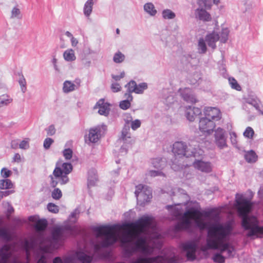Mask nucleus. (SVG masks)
Segmentation results:
<instances>
[{
    "label": "nucleus",
    "instance_id": "33",
    "mask_svg": "<svg viewBox=\"0 0 263 263\" xmlns=\"http://www.w3.org/2000/svg\"><path fill=\"white\" fill-rule=\"evenodd\" d=\"M197 50L199 53L204 54L206 52L207 47L204 40L200 39L198 41Z\"/></svg>",
    "mask_w": 263,
    "mask_h": 263
},
{
    "label": "nucleus",
    "instance_id": "16",
    "mask_svg": "<svg viewBox=\"0 0 263 263\" xmlns=\"http://www.w3.org/2000/svg\"><path fill=\"white\" fill-rule=\"evenodd\" d=\"M192 164L195 168L204 173H210L212 171V167L210 163L202 160H194Z\"/></svg>",
    "mask_w": 263,
    "mask_h": 263
},
{
    "label": "nucleus",
    "instance_id": "58",
    "mask_svg": "<svg viewBox=\"0 0 263 263\" xmlns=\"http://www.w3.org/2000/svg\"><path fill=\"white\" fill-rule=\"evenodd\" d=\"M121 88L120 84L117 83H114L111 85V89L114 92L120 91Z\"/></svg>",
    "mask_w": 263,
    "mask_h": 263
},
{
    "label": "nucleus",
    "instance_id": "2",
    "mask_svg": "<svg viewBox=\"0 0 263 263\" xmlns=\"http://www.w3.org/2000/svg\"><path fill=\"white\" fill-rule=\"evenodd\" d=\"M73 227L67 225L64 227H54L51 232V238H46L43 235L37 239L32 238L26 240L24 244L27 261H21L17 256H13L14 246L5 245L0 249V263H29L30 251L38 248L44 253H50L57 249L65 238L72 232Z\"/></svg>",
    "mask_w": 263,
    "mask_h": 263
},
{
    "label": "nucleus",
    "instance_id": "45",
    "mask_svg": "<svg viewBox=\"0 0 263 263\" xmlns=\"http://www.w3.org/2000/svg\"><path fill=\"white\" fill-rule=\"evenodd\" d=\"M229 82L232 88L238 91L241 90L240 86L238 84L237 81L234 78H229Z\"/></svg>",
    "mask_w": 263,
    "mask_h": 263
},
{
    "label": "nucleus",
    "instance_id": "5",
    "mask_svg": "<svg viewBox=\"0 0 263 263\" xmlns=\"http://www.w3.org/2000/svg\"><path fill=\"white\" fill-rule=\"evenodd\" d=\"M252 203L242 196L236 197V207L239 216L242 218V227L247 230V236L250 237H263V226H259V221L254 216H249Z\"/></svg>",
    "mask_w": 263,
    "mask_h": 263
},
{
    "label": "nucleus",
    "instance_id": "32",
    "mask_svg": "<svg viewBox=\"0 0 263 263\" xmlns=\"http://www.w3.org/2000/svg\"><path fill=\"white\" fill-rule=\"evenodd\" d=\"M152 164L156 169L162 170L165 166V162L161 159L156 158L153 160Z\"/></svg>",
    "mask_w": 263,
    "mask_h": 263
},
{
    "label": "nucleus",
    "instance_id": "24",
    "mask_svg": "<svg viewBox=\"0 0 263 263\" xmlns=\"http://www.w3.org/2000/svg\"><path fill=\"white\" fill-rule=\"evenodd\" d=\"M13 234L7 227H0V237L6 241H9L13 238Z\"/></svg>",
    "mask_w": 263,
    "mask_h": 263
},
{
    "label": "nucleus",
    "instance_id": "34",
    "mask_svg": "<svg viewBox=\"0 0 263 263\" xmlns=\"http://www.w3.org/2000/svg\"><path fill=\"white\" fill-rule=\"evenodd\" d=\"M125 59V55L121 51L116 52L113 56V61L116 64H120L124 61Z\"/></svg>",
    "mask_w": 263,
    "mask_h": 263
},
{
    "label": "nucleus",
    "instance_id": "19",
    "mask_svg": "<svg viewBox=\"0 0 263 263\" xmlns=\"http://www.w3.org/2000/svg\"><path fill=\"white\" fill-rule=\"evenodd\" d=\"M95 109H98V113L101 115L107 116L109 112V105L105 102L104 99H100L94 107Z\"/></svg>",
    "mask_w": 263,
    "mask_h": 263
},
{
    "label": "nucleus",
    "instance_id": "7",
    "mask_svg": "<svg viewBox=\"0 0 263 263\" xmlns=\"http://www.w3.org/2000/svg\"><path fill=\"white\" fill-rule=\"evenodd\" d=\"M72 170V166L70 163L65 162L61 165L57 164L52 175H50V185L55 187L58 183L62 185L69 181L67 175Z\"/></svg>",
    "mask_w": 263,
    "mask_h": 263
},
{
    "label": "nucleus",
    "instance_id": "43",
    "mask_svg": "<svg viewBox=\"0 0 263 263\" xmlns=\"http://www.w3.org/2000/svg\"><path fill=\"white\" fill-rule=\"evenodd\" d=\"M18 83L20 85L21 91L23 93H25L27 90L26 81V80H25L24 77L23 75H22L20 77V78L18 80Z\"/></svg>",
    "mask_w": 263,
    "mask_h": 263
},
{
    "label": "nucleus",
    "instance_id": "64",
    "mask_svg": "<svg viewBox=\"0 0 263 263\" xmlns=\"http://www.w3.org/2000/svg\"><path fill=\"white\" fill-rule=\"evenodd\" d=\"M125 76V73L124 71H122L120 73L119 75H112V78L114 79L115 81H119L121 79L123 78Z\"/></svg>",
    "mask_w": 263,
    "mask_h": 263
},
{
    "label": "nucleus",
    "instance_id": "41",
    "mask_svg": "<svg viewBox=\"0 0 263 263\" xmlns=\"http://www.w3.org/2000/svg\"><path fill=\"white\" fill-rule=\"evenodd\" d=\"M79 213V210L78 209H75L69 217L68 220L69 222L71 223H75L78 219Z\"/></svg>",
    "mask_w": 263,
    "mask_h": 263
},
{
    "label": "nucleus",
    "instance_id": "60",
    "mask_svg": "<svg viewBox=\"0 0 263 263\" xmlns=\"http://www.w3.org/2000/svg\"><path fill=\"white\" fill-rule=\"evenodd\" d=\"M124 120L125 122V125H128L133 121L132 117L130 114H126L124 115Z\"/></svg>",
    "mask_w": 263,
    "mask_h": 263
},
{
    "label": "nucleus",
    "instance_id": "20",
    "mask_svg": "<svg viewBox=\"0 0 263 263\" xmlns=\"http://www.w3.org/2000/svg\"><path fill=\"white\" fill-rule=\"evenodd\" d=\"M219 35L215 32L209 33L205 36V41L206 42L208 46L213 49H215L216 48V43L219 40Z\"/></svg>",
    "mask_w": 263,
    "mask_h": 263
},
{
    "label": "nucleus",
    "instance_id": "8",
    "mask_svg": "<svg viewBox=\"0 0 263 263\" xmlns=\"http://www.w3.org/2000/svg\"><path fill=\"white\" fill-rule=\"evenodd\" d=\"M135 194L137 197L138 204L141 206H144L145 204L149 202L152 197L151 188L142 184H139L136 186Z\"/></svg>",
    "mask_w": 263,
    "mask_h": 263
},
{
    "label": "nucleus",
    "instance_id": "21",
    "mask_svg": "<svg viewBox=\"0 0 263 263\" xmlns=\"http://www.w3.org/2000/svg\"><path fill=\"white\" fill-rule=\"evenodd\" d=\"M143 10L144 12L151 17H155L158 11L154 4L152 2H147L143 5Z\"/></svg>",
    "mask_w": 263,
    "mask_h": 263
},
{
    "label": "nucleus",
    "instance_id": "48",
    "mask_svg": "<svg viewBox=\"0 0 263 263\" xmlns=\"http://www.w3.org/2000/svg\"><path fill=\"white\" fill-rule=\"evenodd\" d=\"M51 63L54 71L57 73H60L61 69L58 64V59L56 58L55 55L52 57Z\"/></svg>",
    "mask_w": 263,
    "mask_h": 263
},
{
    "label": "nucleus",
    "instance_id": "29",
    "mask_svg": "<svg viewBox=\"0 0 263 263\" xmlns=\"http://www.w3.org/2000/svg\"><path fill=\"white\" fill-rule=\"evenodd\" d=\"M246 103L253 106L257 110L260 109V100L256 97L248 98L246 99Z\"/></svg>",
    "mask_w": 263,
    "mask_h": 263
},
{
    "label": "nucleus",
    "instance_id": "26",
    "mask_svg": "<svg viewBox=\"0 0 263 263\" xmlns=\"http://www.w3.org/2000/svg\"><path fill=\"white\" fill-rule=\"evenodd\" d=\"M10 18L11 19L21 20L22 18V14L18 6L13 7L10 12Z\"/></svg>",
    "mask_w": 263,
    "mask_h": 263
},
{
    "label": "nucleus",
    "instance_id": "30",
    "mask_svg": "<svg viewBox=\"0 0 263 263\" xmlns=\"http://www.w3.org/2000/svg\"><path fill=\"white\" fill-rule=\"evenodd\" d=\"M245 158L248 162L254 163L256 161L257 156L254 151L251 150L246 152Z\"/></svg>",
    "mask_w": 263,
    "mask_h": 263
},
{
    "label": "nucleus",
    "instance_id": "40",
    "mask_svg": "<svg viewBox=\"0 0 263 263\" xmlns=\"http://www.w3.org/2000/svg\"><path fill=\"white\" fill-rule=\"evenodd\" d=\"M229 33V31L227 28H223L222 29L220 36H219V39L220 42L222 43H226L228 39V35Z\"/></svg>",
    "mask_w": 263,
    "mask_h": 263
},
{
    "label": "nucleus",
    "instance_id": "54",
    "mask_svg": "<svg viewBox=\"0 0 263 263\" xmlns=\"http://www.w3.org/2000/svg\"><path fill=\"white\" fill-rule=\"evenodd\" d=\"M47 209L49 210V211L54 213H57L59 212L58 206L55 204L51 203H50L48 204Z\"/></svg>",
    "mask_w": 263,
    "mask_h": 263
},
{
    "label": "nucleus",
    "instance_id": "63",
    "mask_svg": "<svg viewBox=\"0 0 263 263\" xmlns=\"http://www.w3.org/2000/svg\"><path fill=\"white\" fill-rule=\"evenodd\" d=\"M82 64L84 67L89 68L91 65V61L88 59H83Z\"/></svg>",
    "mask_w": 263,
    "mask_h": 263
},
{
    "label": "nucleus",
    "instance_id": "39",
    "mask_svg": "<svg viewBox=\"0 0 263 263\" xmlns=\"http://www.w3.org/2000/svg\"><path fill=\"white\" fill-rule=\"evenodd\" d=\"M47 227V222L45 220H39L35 226L36 230L38 231H43Z\"/></svg>",
    "mask_w": 263,
    "mask_h": 263
},
{
    "label": "nucleus",
    "instance_id": "11",
    "mask_svg": "<svg viewBox=\"0 0 263 263\" xmlns=\"http://www.w3.org/2000/svg\"><path fill=\"white\" fill-rule=\"evenodd\" d=\"M214 142L220 149L227 147L226 131L221 127H218L214 131Z\"/></svg>",
    "mask_w": 263,
    "mask_h": 263
},
{
    "label": "nucleus",
    "instance_id": "61",
    "mask_svg": "<svg viewBox=\"0 0 263 263\" xmlns=\"http://www.w3.org/2000/svg\"><path fill=\"white\" fill-rule=\"evenodd\" d=\"M212 3L213 5L216 6L219 10H222L224 8V6L220 5L221 3V0H212Z\"/></svg>",
    "mask_w": 263,
    "mask_h": 263
},
{
    "label": "nucleus",
    "instance_id": "10",
    "mask_svg": "<svg viewBox=\"0 0 263 263\" xmlns=\"http://www.w3.org/2000/svg\"><path fill=\"white\" fill-rule=\"evenodd\" d=\"M216 125L213 120L206 118L205 116L200 118L199 122V129L205 135H211L215 128Z\"/></svg>",
    "mask_w": 263,
    "mask_h": 263
},
{
    "label": "nucleus",
    "instance_id": "9",
    "mask_svg": "<svg viewBox=\"0 0 263 263\" xmlns=\"http://www.w3.org/2000/svg\"><path fill=\"white\" fill-rule=\"evenodd\" d=\"M198 247L197 240H189L181 244L183 251L186 253L188 260H194L196 259L195 253Z\"/></svg>",
    "mask_w": 263,
    "mask_h": 263
},
{
    "label": "nucleus",
    "instance_id": "28",
    "mask_svg": "<svg viewBox=\"0 0 263 263\" xmlns=\"http://www.w3.org/2000/svg\"><path fill=\"white\" fill-rule=\"evenodd\" d=\"M12 101L13 99L7 94L0 96V108L9 105Z\"/></svg>",
    "mask_w": 263,
    "mask_h": 263
},
{
    "label": "nucleus",
    "instance_id": "57",
    "mask_svg": "<svg viewBox=\"0 0 263 263\" xmlns=\"http://www.w3.org/2000/svg\"><path fill=\"white\" fill-rule=\"evenodd\" d=\"M47 134L48 136H53L55 133V128L54 125H51L46 129Z\"/></svg>",
    "mask_w": 263,
    "mask_h": 263
},
{
    "label": "nucleus",
    "instance_id": "42",
    "mask_svg": "<svg viewBox=\"0 0 263 263\" xmlns=\"http://www.w3.org/2000/svg\"><path fill=\"white\" fill-rule=\"evenodd\" d=\"M62 153L64 158L67 160H70L72 158L73 155L72 149L69 148H65L63 151Z\"/></svg>",
    "mask_w": 263,
    "mask_h": 263
},
{
    "label": "nucleus",
    "instance_id": "44",
    "mask_svg": "<svg viewBox=\"0 0 263 263\" xmlns=\"http://www.w3.org/2000/svg\"><path fill=\"white\" fill-rule=\"evenodd\" d=\"M230 139L232 144L234 147H237V136L235 132H230Z\"/></svg>",
    "mask_w": 263,
    "mask_h": 263
},
{
    "label": "nucleus",
    "instance_id": "37",
    "mask_svg": "<svg viewBox=\"0 0 263 263\" xmlns=\"http://www.w3.org/2000/svg\"><path fill=\"white\" fill-rule=\"evenodd\" d=\"M211 0H197V4L199 7H202L206 9H211L212 7Z\"/></svg>",
    "mask_w": 263,
    "mask_h": 263
},
{
    "label": "nucleus",
    "instance_id": "27",
    "mask_svg": "<svg viewBox=\"0 0 263 263\" xmlns=\"http://www.w3.org/2000/svg\"><path fill=\"white\" fill-rule=\"evenodd\" d=\"M126 99L122 101L120 103V107L123 109H127L130 106V101L133 100V97L130 93H125Z\"/></svg>",
    "mask_w": 263,
    "mask_h": 263
},
{
    "label": "nucleus",
    "instance_id": "13",
    "mask_svg": "<svg viewBox=\"0 0 263 263\" xmlns=\"http://www.w3.org/2000/svg\"><path fill=\"white\" fill-rule=\"evenodd\" d=\"M204 116L213 120V122L219 121L221 118V113L220 110L216 107H208L204 109Z\"/></svg>",
    "mask_w": 263,
    "mask_h": 263
},
{
    "label": "nucleus",
    "instance_id": "23",
    "mask_svg": "<svg viewBox=\"0 0 263 263\" xmlns=\"http://www.w3.org/2000/svg\"><path fill=\"white\" fill-rule=\"evenodd\" d=\"M64 60L67 62H72L76 60L77 57L74 50L72 48H68L63 53Z\"/></svg>",
    "mask_w": 263,
    "mask_h": 263
},
{
    "label": "nucleus",
    "instance_id": "18",
    "mask_svg": "<svg viewBox=\"0 0 263 263\" xmlns=\"http://www.w3.org/2000/svg\"><path fill=\"white\" fill-rule=\"evenodd\" d=\"M180 96L183 100L186 102L194 103L196 102V99L192 90L189 88H180L179 90Z\"/></svg>",
    "mask_w": 263,
    "mask_h": 263
},
{
    "label": "nucleus",
    "instance_id": "46",
    "mask_svg": "<svg viewBox=\"0 0 263 263\" xmlns=\"http://www.w3.org/2000/svg\"><path fill=\"white\" fill-rule=\"evenodd\" d=\"M137 84L134 81H130L128 84L125 85V87L127 88L128 91H129V93L130 92H135L136 90Z\"/></svg>",
    "mask_w": 263,
    "mask_h": 263
},
{
    "label": "nucleus",
    "instance_id": "51",
    "mask_svg": "<svg viewBox=\"0 0 263 263\" xmlns=\"http://www.w3.org/2000/svg\"><path fill=\"white\" fill-rule=\"evenodd\" d=\"M147 175L151 177H156L158 176H162L163 174L161 172V170L157 169V170H149Z\"/></svg>",
    "mask_w": 263,
    "mask_h": 263
},
{
    "label": "nucleus",
    "instance_id": "52",
    "mask_svg": "<svg viewBox=\"0 0 263 263\" xmlns=\"http://www.w3.org/2000/svg\"><path fill=\"white\" fill-rule=\"evenodd\" d=\"M213 259L215 262L218 263H224L225 261L224 257L220 254H216L213 257Z\"/></svg>",
    "mask_w": 263,
    "mask_h": 263
},
{
    "label": "nucleus",
    "instance_id": "38",
    "mask_svg": "<svg viewBox=\"0 0 263 263\" xmlns=\"http://www.w3.org/2000/svg\"><path fill=\"white\" fill-rule=\"evenodd\" d=\"M147 84L146 83H141L137 84L135 93L137 94L143 93L144 91L147 88Z\"/></svg>",
    "mask_w": 263,
    "mask_h": 263
},
{
    "label": "nucleus",
    "instance_id": "56",
    "mask_svg": "<svg viewBox=\"0 0 263 263\" xmlns=\"http://www.w3.org/2000/svg\"><path fill=\"white\" fill-rule=\"evenodd\" d=\"M53 142V140L50 138H47L44 141V147L45 149H48L50 147L51 145Z\"/></svg>",
    "mask_w": 263,
    "mask_h": 263
},
{
    "label": "nucleus",
    "instance_id": "4",
    "mask_svg": "<svg viewBox=\"0 0 263 263\" xmlns=\"http://www.w3.org/2000/svg\"><path fill=\"white\" fill-rule=\"evenodd\" d=\"M166 207L175 218H181L180 221L175 226L176 231L190 229L192 226V222H194L195 226L200 230H203L208 226V223L206 221L205 218L197 210H187L182 215L184 210L186 208L185 204L167 205Z\"/></svg>",
    "mask_w": 263,
    "mask_h": 263
},
{
    "label": "nucleus",
    "instance_id": "12",
    "mask_svg": "<svg viewBox=\"0 0 263 263\" xmlns=\"http://www.w3.org/2000/svg\"><path fill=\"white\" fill-rule=\"evenodd\" d=\"M81 84V80L79 78L76 79L73 81L66 80L63 83L62 91L64 93H69L78 90Z\"/></svg>",
    "mask_w": 263,
    "mask_h": 263
},
{
    "label": "nucleus",
    "instance_id": "62",
    "mask_svg": "<svg viewBox=\"0 0 263 263\" xmlns=\"http://www.w3.org/2000/svg\"><path fill=\"white\" fill-rule=\"evenodd\" d=\"M13 193L12 191H0V200L4 197H6Z\"/></svg>",
    "mask_w": 263,
    "mask_h": 263
},
{
    "label": "nucleus",
    "instance_id": "47",
    "mask_svg": "<svg viewBox=\"0 0 263 263\" xmlns=\"http://www.w3.org/2000/svg\"><path fill=\"white\" fill-rule=\"evenodd\" d=\"M29 138H26L22 140L20 144L19 148L22 149H27L29 148Z\"/></svg>",
    "mask_w": 263,
    "mask_h": 263
},
{
    "label": "nucleus",
    "instance_id": "15",
    "mask_svg": "<svg viewBox=\"0 0 263 263\" xmlns=\"http://www.w3.org/2000/svg\"><path fill=\"white\" fill-rule=\"evenodd\" d=\"M201 113L200 108L194 106H189L186 107L185 116L186 119L190 122H193L195 118Z\"/></svg>",
    "mask_w": 263,
    "mask_h": 263
},
{
    "label": "nucleus",
    "instance_id": "22",
    "mask_svg": "<svg viewBox=\"0 0 263 263\" xmlns=\"http://www.w3.org/2000/svg\"><path fill=\"white\" fill-rule=\"evenodd\" d=\"M95 4L94 0H87L84 4L83 12L84 16L89 18L92 12L93 6Z\"/></svg>",
    "mask_w": 263,
    "mask_h": 263
},
{
    "label": "nucleus",
    "instance_id": "36",
    "mask_svg": "<svg viewBox=\"0 0 263 263\" xmlns=\"http://www.w3.org/2000/svg\"><path fill=\"white\" fill-rule=\"evenodd\" d=\"M255 135V132L253 129L250 126L247 127L245 130L243 136L248 139H253Z\"/></svg>",
    "mask_w": 263,
    "mask_h": 263
},
{
    "label": "nucleus",
    "instance_id": "6",
    "mask_svg": "<svg viewBox=\"0 0 263 263\" xmlns=\"http://www.w3.org/2000/svg\"><path fill=\"white\" fill-rule=\"evenodd\" d=\"M194 143L193 141L186 145L184 142H176L173 144V152L176 157L172 166L173 170L178 171L189 166L191 163H185L188 157H195L202 155V151L198 147H195L196 145Z\"/></svg>",
    "mask_w": 263,
    "mask_h": 263
},
{
    "label": "nucleus",
    "instance_id": "17",
    "mask_svg": "<svg viewBox=\"0 0 263 263\" xmlns=\"http://www.w3.org/2000/svg\"><path fill=\"white\" fill-rule=\"evenodd\" d=\"M195 17L205 22H209L212 20L211 14L206 10V8L199 6L195 10Z\"/></svg>",
    "mask_w": 263,
    "mask_h": 263
},
{
    "label": "nucleus",
    "instance_id": "14",
    "mask_svg": "<svg viewBox=\"0 0 263 263\" xmlns=\"http://www.w3.org/2000/svg\"><path fill=\"white\" fill-rule=\"evenodd\" d=\"M101 128L99 126L91 128L86 137V142L90 143L97 142L101 137Z\"/></svg>",
    "mask_w": 263,
    "mask_h": 263
},
{
    "label": "nucleus",
    "instance_id": "25",
    "mask_svg": "<svg viewBox=\"0 0 263 263\" xmlns=\"http://www.w3.org/2000/svg\"><path fill=\"white\" fill-rule=\"evenodd\" d=\"M129 130V126L125 125L122 130L121 139L124 142L132 143L134 142V140L131 138Z\"/></svg>",
    "mask_w": 263,
    "mask_h": 263
},
{
    "label": "nucleus",
    "instance_id": "59",
    "mask_svg": "<svg viewBox=\"0 0 263 263\" xmlns=\"http://www.w3.org/2000/svg\"><path fill=\"white\" fill-rule=\"evenodd\" d=\"M174 97L172 95H169L164 98V102L167 105H170L174 103Z\"/></svg>",
    "mask_w": 263,
    "mask_h": 263
},
{
    "label": "nucleus",
    "instance_id": "35",
    "mask_svg": "<svg viewBox=\"0 0 263 263\" xmlns=\"http://www.w3.org/2000/svg\"><path fill=\"white\" fill-rule=\"evenodd\" d=\"M13 187V184L10 180L8 179L0 180L1 189H11Z\"/></svg>",
    "mask_w": 263,
    "mask_h": 263
},
{
    "label": "nucleus",
    "instance_id": "3",
    "mask_svg": "<svg viewBox=\"0 0 263 263\" xmlns=\"http://www.w3.org/2000/svg\"><path fill=\"white\" fill-rule=\"evenodd\" d=\"M230 222L216 223L211 226L208 230L206 244L201 247L203 252L209 249L219 250L221 252H227L228 257L235 254L234 247L228 241L232 231Z\"/></svg>",
    "mask_w": 263,
    "mask_h": 263
},
{
    "label": "nucleus",
    "instance_id": "53",
    "mask_svg": "<svg viewBox=\"0 0 263 263\" xmlns=\"http://www.w3.org/2000/svg\"><path fill=\"white\" fill-rule=\"evenodd\" d=\"M62 194L59 189H55L52 192V197L54 199H59L62 197Z\"/></svg>",
    "mask_w": 263,
    "mask_h": 263
},
{
    "label": "nucleus",
    "instance_id": "49",
    "mask_svg": "<svg viewBox=\"0 0 263 263\" xmlns=\"http://www.w3.org/2000/svg\"><path fill=\"white\" fill-rule=\"evenodd\" d=\"M89 173V176L88 178V186H93L97 180V178L95 173H93V176H91Z\"/></svg>",
    "mask_w": 263,
    "mask_h": 263
},
{
    "label": "nucleus",
    "instance_id": "50",
    "mask_svg": "<svg viewBox=\"0 0 263 263\" xmlns=\"http://www.w3.org/2000/svg\"><path fill=\"white\" fill-rule=\"evenodd\" d=\"M130 124L132 129L135 130L140 127L141 122L139 119H136L135 120H133Z\"/></svg>",
    "mask_w": 263,
    "mask_h": 263
},
{
    "label": "nucleus",
    "instance_id": "55",
    "mask_svg": "<svg viewBox=\"0 0 263 263\" xmlns=\"http://www.w3.org/2000/svg\"><path fill=\"white\" fill-rule=\"evenodd\" d=\"M1 174L3 178H7L10 176V175L12 174V172L11 171L8 170L7 168L4 167L1 170Z\"/></svg>",
    "mask_w": 263,
    "mask_h": 263
},
{
    "label": "nucleus",
    "instance_id": "1",
    "mask_svg": "<svg viewBox=\"0 0 263 263\" xmlns=\"http://www.w3.org/2000/svg\"><path fill=\"white\" fill-rule=\"evenodd\" d=\"M93 232L97 238L102 239V247H108L119 240L126 256L140 253L130 263H177L172 254L151 256L154 251V239L160 236L151 216L144 215L132 223L96 227Z\"/></svg>",
    "mask_w": 263,
    "mask_h": 263
},
{
    "label": "nucleus",
    "instance_id": "31",
    "mask_svg": "<svg viewBox=\"0 0 263 263\" xmlns=\"http://www.w3.org/2000/svg\"><path fill=\"white\" fill-rule=\"evenodd\" d=\"M161 14L162 18L164 20H173L176 17L175 13L169 9L163 10Z\"/></svg>",
    "mask_w": 263,
    "mask_h": 263
}]
</instances>
